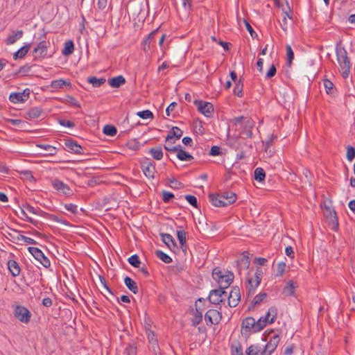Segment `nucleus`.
I'll return each instance as SVG.
<instances>
[{
  "mask_svg": "<svg viewBox=\"0 0 355 355\" xmlns=\"http://www.w3.org/2000/svg\"><path fill=\"white\" fill-rule=\"evenodd\" d=\"M336 60L339 65V71L344 78H347L350 73L351 62L347 50L339 45L336 47Z\"/></svg>",
  "mask_w": 355,
  "mask_h": 355,
  "instance_id": "nucleus-1",
  "label": "nucleus"
},
{
  "mask_svg": "<svg viewBox=\"0 0 355 355\" xmlns=\"http://www.w3.org/2000/svg\"><path fill=\"white\" fill-rule=\"evenodd\" d=\"M321 208L330 228L334 231H337L338 230V221L336 213L331 205V201H324L321 204Z\"/></svg>",
  "mask_w": 355,
  "mask_h": 355,
  "instance_id": "nucleus-2",
  "label": "nucleus"
},
{
  "mask_svg": "<svg viewBox=\"0 0 355 355\" xmlns=\"http://www.w3.org/2000/svg\"><path fill=\"white\" fill-rule=\"evenodd\" d=\"M213 278L217 282L220 288H227L234 279V274L230 271L216 268L212 272Z\"/></svg>",
  "mask_w": 355,
  "mask_h": 355,
  "instance_id": "nucleus-3",
  "label": "nucleus"
},
{
  "mask_svg": "<svg viewBox=\"0 0 355 355\" xmlns=\"http://www.w3.org/2000/svg\"><path fill=\"white\" fill-rule=\"evenodd\" d=\"M261 277L262 272L259 270H257L252 275H248L245 285L248 295L254 294L255 289L260 284Z\"/></svg>",
  "mask_w": 355,
  "mask_h": 355,
  "instance_id": "nucleus-4",
  "label": "nucleus"
},
{
  "mask_svg": "<svg viewBox=\"0 0 355 355\" xmlns=\"http://www.w3.org/2000/svg\"><path fill=\"white\" fill-rule=\"evenodd\" d=\"M194 104L197 107L198 110L206 117H211L214 114V107L211 103L196 100Z\"/></svg>",
  "mask_w": 355,
  "mask_h": 355,
  "instance_id": "nucleus-5",
  "label": "nucleus"
},
{
  "mask_svg": "<svg viewBox=\"0 0 355 355\" xmlns=\"http://www.w3.org/2000/svg\"><path fill=\"white\" fill-rule=\"evenodd\" d=\"M221 318V313L215 309H209L205 315V320L207 325L218 324Z\"/></svg>",
  "mask_w": 355,
  "mask_h": 355,
  "instance_id": "nucleus-6",
  "label": "nucleus"
},
{
  "mask_svg": "<svg viewBox=\"0 0 355 355\" xmlns=\"http://www.w3.org/2000/svg\"><path fill=\"white\" fill-rule=\"evenodd\" d=\"M30 89H26L21 92L11 93L9 96L10 101L13 103H21L26 101L29 98Z\"/></svg>",
  "mask_w": 355,
  "mask_h": 355,
  "instance_id": "nucleus-7",
  "label": "nucleus"
},
{
  "mask_svg": "<svg viewBox=\"0 0 355 355\" xmlns=\"http://www.w3.org/2000/svg\"><path fill=\"white\" fill-rule=\"evenodd\" d=\"M15 316L22 322H28L31 318L30 311L25 307L17 306L14 311Z\"/></svg>",
  "mask_w": 355,
  "mask_h": 355,
  "instance_id": "nucleus-8",
  "label": "nucleus"
},
{
  "mask_svg": "<svg viewBox=\"0 0 355 355\" xmlns=\"http://www.w3.org/2000/svg\"><path fill=\"white\" fill-rule=\"evenodd\" d=\"M52 185L53 189L59 193L63 194L67 197L70 196L73 193L72 190L67 184L58 180H52Z\"/></svg>",
  "mask_w": 355,
  "mask_h": 355,
  "instance_id": "nucleus-9",
  "label": "nucleus"
},
{
  "mask_svg": "<svg viewBox=\"0 0 355 355\" xmlns=\"http://www.w3.org/2000/svg\"><path fill=\"white\" fill-rule=\"evenodd\" d=\"M279 342V337L275 335L271 337L270 341L263 347L261 351V355H270L271 353L276 349Z\"/></svg>",
  "mask_w": 355,
  "mask_h": 355,
  "instance_id": "nucleus-10",
  "label": "nucleus"
},
{
  "mask_svg": "<svg viewBox=\"0 0 355 355\" xmlns=\"http://www.w3.org/2000/svg\"><path fill=\"white\" fill-rule=\"evenodd\" d=\"M141 167L146 177L148 178H154L156 169L155 166L153 162L147 159L142 163Z\"/></svg>",
  "mask_w": 355,
  "mask_h": 355,
  "instance_id": "nucleus-11",
  "label": "nucleus"
},
{
  "mask_svg": "<svg viewBox=\"0 0 355 355\" xmlns=\"http://www.w3.org/2000/svg\"><path fill=\"white\" fill-rule=\"evenodd\" d=\"M241 300L240 290L238 287H234L228 296V305L230 307H235Z\"/></svg>",
  "mask_w": 355,
  "mask_h": 355,
  "instance_id": "nucleus-12",
  "label": "nucleus"
},
{
  "mask_svg": "<svg viewBox=\"0 0 355 355\" xmlns=\"http://www.w3.org/2000/svg\"><path fill=\"white\" fill-rule=\"evenodd\" d=\"M258 324V320H255L254 318L252 317L246 318L245 320H243L242 326L243 328L245 329L248 331H253V332H258L261 331V329H258L259 327Z\"/></svg>",
  "mask_w": 355,
  "mask_h": 355,
  "instance_id": "nucleus-13",
  "label": "nucleus"
},
{
  "mask_svg": "<svg viewBox=\"0 0 355 355\" xmlns=\"http://www.w3.org/2000/svg\"><path fill=\"white\" fill-rule=\"evenodd\" d=\"M226 297V293L220 289L213 290L210 292L209 300L211 303L218 304L221 302L224 297Z\"/></svg>",
  "mask_w": 355,
  "mask_h": 355,
  "instance_id": "nucleus-14",
  "label": "nucleus"
},
{
  "mask_svg": "<svg viewBox=\"0 0 355 355\" xmlns=\"http://www.w3.org/2000/svg\"><path fill=\"white\" fill-rule=\"evenodd\" d=\"M250 261L247 252H243L237 261L239 271L247 270L249 268Z\"/></svg>",
  "mask_w": 355,
  "mask_h": 355,
  "instance_id": "nucleus-15",
  "label": "nucleus"
},
{
  "mask_svg": "<svg viewBox=\"0 0 355 355\" xmlns=\"http://www.w3.org/2000/svg\"><path fill=\"white\" fill-rule=\"evenodd\" d=\"M65 145L68 150L71 153H74L78 155L83 153V148L75 141H68L65 143Z\"/></svg>",
  "mask_w": 355,
  "mask_h": 355,
  "instance_id": "nucleus-16",
  "label": "nucleus"
},
{
  "mask_svg": "<svg viewBox=\"0 0 355 355\" xmlns=\"http://www.w3.org/2000/svg\"><path fill=\"white\" fill-rule=\"evenodd\" d=\"M29 252L33 256V257L39 261L40 263L43 265L42 260L44 259V254L43 252L37 248L29 247L28 248Z\"/></svg>",
  "mask_w": 355,
  "mask_h": 355,
  "instance_id": "nucleus-17",
  "label": "nucleus"
},
{
  "mask_svg": "<svg viewBox=\"0 0 355 355\" xmlns=\"http://www.w3.org/2000/svg\"><path fill=\"white\" fill-rule=\"evenodd\" d=\"M209 197L210 200H217L218 197H220V198H223V199L227 200V199H232V198H236V195L234 192H233L232 191H226L223 192L220 196L214 194V193H210L209 195Z\"/></svg>",
  "mask_w": 355,
  "mask_h": 355,
  "instance_id": "nucleus-18",
  "label": "nucleus"
},
{
  "mask_svg": "<svg viewBox=\"0 0 355 355\" xmlns=\"http://www.w3.org/2000/svg\"><path fill=\"white\" fill-rule=\"evenodd\" d=\"M109 85L113 88H118L125 83V78L120 75L109 79Z\"/></svg>",
  "mask_w": 355,
  "mask_h": 355,
  "instance_id": "nucleus-19",
  "label": "nucleus"
},
{
  "mask_svg": "<svg viewBox=\"0 0 355 355\" xmlns=\"http://www.w3.org/2000/svg\"><path fill=\"white\" fill-rule=\"evenodd\" d=\"M297 287V284L294 283L293 281H288L286 285V286L283 289V293L286 296L293 295L295 293V288Z\"/></svg>",
  "mask_w": 355,
  "mask_h": 355,
  "instance_id": "nucleus-20",
  "label": "nucleus"
},
{
  "mask_svg": "<svg viewBox=\"0 0 355 355\" xmlns=\"http://www.w3.org/2000/svg\"><path fill=\"white\" fill-rule=\"evenodd\" d=\"M74 50V44L72 40H67L64 44V48L62 51V55L69 56L71 55Z\"/></svg>",
  "mask_w": 355,
  "mask_h": 355,
  "instance_id": "nucleus-21",
  "label": "nucleus"
},
{
  "mask_svg": "<svg viewBox=\"0 0 355 355\" xmlns=\"http://www.w3.org/2000/svg\"><path fill=\"white\" fill-rule=\"evenodd\" d=\"M177 157L181 161H191L193 159V156L189 153L181 148V146H178V150H177Z\"/></svg>",
  "mask_w": 355,
  "mask_h": 355,
  "instance_id": "nucleus-22",
  "label": "nucleus"
},
{
  "mask_svg": "<svg viewBox=\"0 0 355 355\" xmlns=\"http://www.w3.org/2000/svg\"><path fill=\"white\" fill-rule=\"evenodd\" d=\"M124 283L125 286L128 288L130 291H131L135 294L138 293V286L137 283L130 277H126L124 279Z\"/></svg>",
  "mask_w": 355,
  "mask_h": 355,
  "instance_id": "nucleus-23",
  "label": "nucleus"
},
{
  "mask_svg": "<svg viewBox=\"0 0 355 355\" xmlns=\"http://www.w3.org/2000/svg\"><path fill=\"white\" fill-rule=\"evenodd\" d=\"M162 240V241L169 248H174L176 245L175 242L172 237L171 235L168 234H161Z\"/></svg>",
  "mask_w": 355,
  "mask_h": 355,
  "instance_id": "nucleus-24",
  "label": "nucleus"
},
{
  "mask_svg": "<svg viewBox=\"0 0 355 355\" xmlns=\"http://www.w3.org/2000/svg\"><path fill=\"white\" fill-rule=\"evenodd\" d=\"M157 32H158V29L154 30L149 34L148 37L144 41L143 50L145 52L148 51V50L150 49V46L152 42V40H153L154 36L157 33Z\"/></svg>",
  "mask_w": 355,
  "mask_h": 355,
  "instance_id": "nucleus-25",
  "label": "nucleus"
},
{
  "mask_svg": "<svg viewBox=\"0 0 355 355\" xmlns=\"http://www.w3.org/2000/svg\"><path fill=\"white\" fill-rule=\"evenodd\" d=\"M277 315V309L275 306H271L268 309L266 316L267 318L266 320H268V322L273 323L275 320Z\"/></svg>",
  "mask_w": 355,
  "mask_h": 355,
  "instance_id": "nucleus-26",
  "label": "nucleus"
},
{
  "mask_svg": "<svg viewBox=\"0 0 355 355\" xmlns=\"http://www.w3.org/2000/svg\"><path fill=\"white\" fill-rule=\"evenodd\" d=\"M23 35L22 31H18L10 34L6 39L7 44H14L17 40H19Z\"/></svg>",
  "mask_w": 355,
  "mask_h": 355,
  "instance_id": "nucleus-27",
  "label": "nucleus"
},
{
  "mask_svg": "<svg viewBox=\"0 0 355 355\" xmlns=\"http://www.w3.org/2000/svg\"><path fill=\"white\" fill-rule=\"evenodd\" d=\"M8 267L13 276H17L19 274L20 269L16 261L13 260L8 261Z\"/></svg>",
  "mask_w": 355,
  "mask_h": 355,
  "instance_id": "nucleus-28",
  "label": "nucleus"
},
{
  "mask_svg": "<svg viewBox=\"0 0 355 355\" xmlns=\"http://www.w3.org/2000/svg\"><path fill=\"white\" fill-rule=\"evenodd\" d=\"M182 135V131L178 127H173L169 134L166 137V140L175 137V139H180Z\"/></svg>",
  "mask_w": 355,
  "mask_h": 355,
  "instance_id": "nucleus-29",
  "label": "nucleus"
},
{
  "mask_svg": "<svg viewBox=\"0 0 355 355\" xmlns=\"http://www.w3.org/2000/svg\"><path fill=\"white\" fill-rule=\"evenodd\" d=\"M262 350L263 346L253 345L248 348L246 352L248 355H261Z\"/></svg>",
  "mask_w": 355,
  "mask_h": 355,
  "instance_id": "nucleus-30",
  "label": "nucleus"
},
{
  "mask_svg": "<svg viewBox=\"0 0 355 355\" xmlns=\"http://www.w3.org/2000/svg\"><path fill=\"white\" fill-rule=\"evenodd\" d=\"M67 85H68V83L65 80L62 79H58L53 80L49 87L52 89V91H53L58 90Z\"/></svg>",
  "mask_w": 355,
  "mask_h": 355,
  "instance_id": "nucleus-31",
  "label": "nucleus"
},
{
  "mask_svg": "<svg viewBox=\"0 0 355 355\" xmlns=\"http://www.w3.org/2000/svg\"><path fill=\"white\" fill-rule=\"evenodd\" d=\"M152 157L156 160H160L163 157V152L160 147L152 148L149 150Z\"/></svg>",
  "mask_w": 355,
  "mask_h": 355,
  "instance_id": "nucleus-32",
  "label": "nucleus"
},
{
  "mask_svg": "<svg viewBox=\"0 0 355 355\" xmlns=\"http://www.w3.org/2000/svg\"><path fill=\"white\" fill-rule=\"evenodd\" d=\"M28 51L29 46H24L13 54V58L15 60L22 58L28 53Z\"/></svg>",
  "mask_w": 355,
  "mask_h": 355,
  "instance_id": "nucleus-33",
  "label": "nucleus"
},
{
  "mask_svg": "<svg viewBox=\"0 0 355 355\" xmlns=\"http://www.w3.org/2000/svg\"><path fill=\"white\" fill-rule=\"evenodd\" d=\"M88 83H91L94 87H98L105 83V78H98L95 76L89 77L87 80Z\"/></svg>",
  "mask_w": 355,
  "mask_h": 355,
  "instance_id": "nucleus-34",
  "label": "nucleus"
},
{
  "mask_svg": "<svg viewBox=\"0 0 355 355\" xmlns=\"http://www.w3.org/2000/svg\"><path fill=\"white\" fill-rule=\"evenodd\" d=\"M202 320V311H199L198 309L193 311L192 322L193 325L198 324Z\"/></svg>",
  "mask_w": 355,
  "mask_h": 355,
  "instance_id": "nucleus-35",
  "label": "nucleus"
},
{
  "mask_svg": "<svg viewBox=\"0 0 355 355\" xmlns=\"http://www.w3.org/2000/svg\"><path fill=\"white\" fill-rule=\"evenodd\" d=\"M243 83L241 79L239 80L236 83H235V86L233 90L234 94L236 95L239 97L243 96Z\"/></svg>",
  "mask_w": 355,
  "mask_h": 355,
  "instance_id": "nucleus-36",
  "label": "nucleus"
},
{
  "mask_svg": "<svg viewBox=\"0 0 355 355\" xmlns=\"http://www.w3.org/2000/svg\"><path fill=\"white\" fill-rule=\"evenodd\" d=\"M103 133L106 135L113 137L116 135L117 130L112 125H106L103 128Z\"/></svg>",
  "mask_w": 355,
  "mask_h": 355,
  "instance_id": "nucleus-37",
  "label": "nucleus"
},
{
  "mask_svg": "<svg viewBox=\"0 0 355 355\" xmlns=\"http://www.w3.org/2000/svg\"><path fill=\"white\" fill-rule=\"evenodd\" d=\"M147 337H148V339L150 343H151L153 345V350H154L155 353L157 354V352L156 350V348H158V346L157 345V340L155 338L154 333L151 331H147Z\"/></svg>",
  "mask_w": 355,
  "mask_h": 355,
  "instance_id": "nucleus-38",
  "label": "nucleus"
},
{
  "mask_svg": "<svg viewBox=\"0 0 355 355\" xmlns=\"http://www.w3.org/2000/svg\"><path fill=\"white\" fill-rule=\"evenodd\" d=\"M254 179L259 182H261L265 179L266 174L263 168H257L254 171Z\"/></svg>",
  "mask_w": 355,
  "mask_h": 355,
  "instance_id": "nucleus-39",
  "label": "nucleus"
},
{
  "mask_svg": "<svg viewBox=\"0 0 355 355\" xmlns=\"http://www.w3.org/2000/svg\"><path fill=\"white\" fill-rule=\"evenodd\" d=\"M286 56H287V64L288 66H291L293 62V60L294 59V53L290 45H286Z\"/></svg>",
  "mask_w": 355,
  "mask_h": 355,
  "instance_id": "nucleus-40",
  "label": "nucleus"
},
{
  "mask_svg": "<svg viewBox=\"0 0 355 355\" xmlns=\"http://www.w3.org/2000/svg\"><path fill=\"white\" fill-rule=\"evenodd\" d=\"M58 149L56 147L50 146V145H46V158L49 157H57Z\"/></svg>",
  "mask_w": 355,
  "mask_h": 355,
  "instance_id": "nucleus-41",
  "label": "nucleus"
},
{
  "mask_svg": "<svg viewBox=\"0 0 355 355\" xmlns=\"http://www.w3.org/2000/svg\"><path fill=\"white\" fill-rule=\"evenodd\" d=\"M64 207L66 211H67L69 213L74 214L78 213V206L71 202L65 203L64 205Z\"/></svg>",
  "mask_w": 355,
  "mask_h": 355,
  "instance_id": "nucleus-42",
  "label": "nucleus"
},
{
  "mask_svg": "<svg viewBox=\"0 0 355 355\" xmlns=\"http://www.w3.org/2000/svg\"><path fill=\"white\" fill-rule=\"evenodd\" d=\"M156 255L159 259L166 263H169L172 261V259L162 251L157 250L156 252Z\"/></svg>",
  "mask_w": 355,
  "mask_h": 355,
  "instance_id": "nucleus-43",
  "label": "nucleus"
},
{
  "mask_svg": "<svg viewBox=\"0 0 355 355\" xmlns=\"http://www.w3.org/2000/svg\"><path fill=\"white\" fill-rule=\"evenodd\" d=\"M137 115L143 119H153V112L148 110L139 111L137 113Z\"/></svg>",
  "mask_w": 355,
  "mask_h": 355,
  "instance_id": "nucleus-44",
  "label": "nucleus"
},
{
  "mask_svg": "<svg viewBox=\"0 0 355 355\" xmlns=\"http://www.w3.org/2000/svg\"><path fill=\"white\" fill-rule=\"evenodd\" d=\"M286 264L284 262L281 261L278 263L276 266V275L279 277L282 276L286 270Z\"/></svg>",
  "mask_w": 355,
  "mask_h": 355,
  "instance_id": "nucleus-45",
  "label": "nucleus"
},
{
  "mask_svg": "<svg viewBox=\"0 0 355 355\" xmlns=\"http://www.w3.org/2000/svg\"><path fill=\"white\" fill-rule=\"evenodd\" d=\"M64 102L67 104H69L71 105H73L74 107H80V105L78 103V101L73 96H67L64 98Z\"/></svg>",
  "mask_w": 355,
  "mask_h": 355,
  "instance_id": "nucleus-46",
  "label": "nucleus"
},
{
  "mask_svg": "<svg viewBox=\"0 0 355 355\" xmlns=\"http://www.w3.org/2000/svg\"><path fill=\"white\" fill-rule=\"evenodd\" d=\"M323 84H324V88H325L327 94H333L334 93L335 89L334 87V84L331 81L326 79L324 80Z\"/></svg>",
  "mask_w": 355,
  "mask_h": 355,
  "instance_id": "nucleus-47",
  "label": "nucleus"
},
{
  "mask_svg": "<svg viewBox=\"0 0 355 355\" xmlns=\"http://www.w3.org/2000/svg\"><path fill=\"white\" fill-rule=\"evenodd\" d=\"M107 0H98L97 1V12H103L104 14L106 13L105 11L107 8Z\"/></svg>",
  "mask_w": 355,
  "mask_h": 355,
  "instance_id": "nucleus-48",
  "label": "nucleus"
},
{
  "mask_svg": "<svg viewBox=\"0 0 355 355\" xmlns=\"http://www.w3.org/2000/svg\"><path fill=\"white\" fill-rule=\"evenodd\" d=\"M8 123H10L11 125L17 127L20 129L25 128L26 123L24 121L20 120V119H9Z\"/></svg>",
  "mask_w": 355,
  "mask_h": 355,
  "instance_id": "nucleus-49",
  "label": "nucleus"
},
{
  "mask_svg": "<svg viewBox=\"0 0 355 355\" xmlns=\"http://www.w3.org/2000/svg\"><path fill=\"white\" fill-rule=\"evenodd\" d=\"M282 15H283V17H282V22H281V26L284 31H286L288 28L287 19L288 18L291 19V17L286 11L283 12Z\"/></svg>",
  "mask_w": 355,
  "mask_h": 355,
  "instance_id": "nucleus-50",
  "label": "nucleus"
},
{
  "mask_svg": "<svg viewBox=\"0 0 355 355\" xmlns=\"http://www.w3.org/2000/svg\"><path fill=\"white\" fill-rule=\"evenodd\" d=\"M128 262L134 267L138 268L141 263L139 257L137 254L131 256L128 259Z\"/></svg>",
  "mask_w": 355,
  "mask_h": 355,
  "instance_id": "nucleus-51",
  "label": "nucleus"
},
{
  "mask_svg": "<svg viewBox=\"0 0 355 355\" xmlns=\"http://www.w3.org/2000/svg\"><path fill=\"white\" fill-rule=\"evenodd\" d=\"M355 157V148L351 146L347 148V159L352 162Z\"/></svg>",
  "mask_w": 355,
  "mask_h": 355,
  "instance_id": "nucleus-52",
  "label": "nucleus"
},
{
  "mask_svg": "<svg viewBox=\"0 0 355 355\" xmlns=\"http://www.w3.org/2000/svg\"><path fill=\"white\" fill-rule=\"evenodd\" d=\"M177 236L181 246H183L186 243V232L183 230H179L177 232Z\"/></svg>",
  "mask_w": 355,
  "mask_h": 355,
  "instance_id": "nucleus-53",
  "label": "nucleus"
},
{
  "mask_svg": "<svg viewBox=\"0 0 355 355\" xmlns=\"http://www.w3.org/2000/svg\"><path fill=\"white\" fill-rule=\"evenodd\" d=\"M267 318L266 315L261 317L258 320V324L259 327L258 329L262 330L267 324H272L271 322H268V320H266Z\"/></svg>",
  "mask_w": 355,
  "mask_h": 355,
  "instance_id": "nucleus-54",
  "label": "nucleus"
},
{
  "mask_svg": "<svg viewBox=\"0 0 355 355\" xmlns=\"http://www.w3.org/2000/svg\"><path fill=\"white\" fill-rule=\"evenodd\" d=\"M168 183L169 186L173 189H180L183 187V184L174 178L169 180Z\"/></svg>",
  "mask_w": 355,
  "mask_h": 355,
  "instance_id": "nucleus-55",
  "label": "nucleus"
},
{
  "mask_svg": "<svg viewBox=\"0 0 355 355\" xmlns=\"http://www.w3.org/2000/svg\"><path fill=\"white\" fill-rule=\"evenodd\" d=\"M276 72H277V69H276L275 65V64H272L270 66L269 70L266 73V78H272L273 76H275Z\"/></svg>",
  "mask_w": 355,
  "mask_h": 355,
  "instance_id": "nucleus-56",
  "label": "nucleus"
},
{
  "mask_svg": "<svg viewBox=\"0 0 355 355\" xmlns=\"http://www.w3.org/2000/svg\"><path fill=\"white\" fill-rule=\"evenodd\" d=\"M211 202H212V205L214 207H221L228 206V205H231L232 202H233L234 201H211Z\"/></svg>",
  "mask_w": 355,
  "mask_h": 355,
  "instance_id": "nucleus-57",
  "label": "nucleus"
},
{
  "mask_svg": "<svg viewBox=\"0 0 355 355\" xmlns=\"http://www.w3.org/2000/svg\"><path fill=\"white\" fill-rule=\"evenodd\" d=\"M126 355H137V348L133 345H130L125 349Z\"/></svg>",
  "mask_w": 355,
  "mask_h": 355,
  "instance_id": "nucleus-58",
  "label": "nucleus"
},
{
  "mask_svg": "<svg viewBox=\"0 0 355 355\" xmlns=\"http://www.w3.org/2000/svg\"><path fill=\"white\" fill-rule=\"evenodd\" d=\"M220 148L218 146H214L211 148V150L209 152L210 155L216 156V155H220Z\"/></svg>",
  "mask_w": 355,
  "mask_h": 355,
  "instance_id": "nucleus-59",
  "label": "nucleus"
},
{
  "mask_svg": "<svg viewBox=\"0 0 355 355\" xmlns=\"http://www.w3.org/2000/svg\"><path fill=\"white\" fill-rule=\"evenodd\" d=\"M59 123L61 125L68 127V128H73L75 125L72 121L64 120V119L60 120Z\"/></svg>",
  "mask_w": 355,
  "mask_h": 355,
  "instance_id": "nucleus-60",
  "label": "nucleus"
},
{
  "mask_svg": "<svg viewBox=\"0 0 355 355\" xmlns=\"http://www.w3.org/2000/svg\"><path fill=\"white\" fill-rule=\"evenodd\" d=\"M23 178L30 182L35 181V178L31 171H25L23 173Z\"/></svg>",
  "mask_w": 355,
  "mask_h": 355,
  "instance_id": "nucleus-61",
  "label": "nucleus"
},
{
  "mask_svg": "<svg viewBox=\"0 0 355 355\" xmlns=\"http://www.w3.org/2000/svg\"><path fill=\"white\" fill-rule=\"evenodd\" d=\"M176 106H177V103L175 102H173L167 107V108L166 110V113L167 116H170L171 112L175 110Z\"/></svg>",
  "mask_w": 355,
  "mask_h": 355,
  "instance_id": "nucleus-62",
  "label": "nucleus"
},
{
  "mask_svg": "<svg viewBox=\"0 0 355 355\" xmlns=\"http://www.w3.org/2000/svg\"><path fill=\"white\" fill-rule=\"evenodd\" d=\"M173 198H174V195L171 192L166 191H162V200H169Z\"/></svg>",
  "mask_w": 355,
  "mask_h": 355,
  "instance_id": "nucleus-63",
  "label": "nucleus"
},
{
  "mask_svg": "<svg viewBox=\"0 0 355 355\" xmlns=\"http://www.w3.org/2000/svg\"><path fill=\"white\" fill-rule=\"evenodd\" d=\"M266 297V293H261V294L257 295V296H255V297L254 299V303L257 304V303L261 302Z\"/></svg>",
  "mask_w": 355,
  "mask_h": 355,
  "instance_id": "nucleus-64",
  "label": "nucleus"
}]
</instances>
